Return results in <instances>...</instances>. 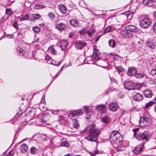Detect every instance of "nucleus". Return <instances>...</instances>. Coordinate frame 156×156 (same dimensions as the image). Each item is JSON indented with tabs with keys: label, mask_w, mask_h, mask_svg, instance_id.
I'll use <instances>...</instances> for the list:
<instances>
[{
	"label": "nucleus",
	"mask_w": 156,
	"mask_h": 156,
	"mask_svg": "<svg viewBox=\"0 0 156 156\" xmlns=\"http://www.w3.org/2000/svg\"><path fill=\"white\" fill-rule=\"evenodd\" d=\"M122 137L120 133L117 131L114 130L111 133L110 136V142L117 151H121L123 149L122 144L123 143Z\"/></svg>",
	"instance_id": "f257e3e1"
},
{
	"label": "nucleus",
	"mask_w": 156,
	"mask_h": 156,
	"mask_svg": "<svg viewBox=\"0 0 156 156\" xmlns=\"http://www.w3.org/2000/svg\"><path fill=\"white\" fill-rule=\"evenodd\" d=\"M134 132V136L139 140H142L143 143H145L151 138V134L147 131H145L143 133H139L138 129L136 128L133 130Z\"/></svg>",
	"instance_id": "f03ea898"
},
{
	"label": "nucleus",
	"mask_w": 156,
	"mask_h": 156,
	"mask_svg": "<svg viewBox=\"0 0 156 156\" xmlns=\"http://www.w3.org/2000/svg\"><path fill=\"white\" fill-rule=\"evenodd\" d=\"M151 119L148 115H145L140 119V125L141 127L148 126L151 123Z\"/></svg>",
	"instance_id": "7ed1b4c3"
},
{
	"label": "nucleus",
	"mask_w": 156,
	"mask_h": 156,
	"mask_svg": "<svg viewBox=\"0 0 156 156\" xmlns=\"http://www.w3.org/2000/svg\"><path fill=\"white\" fill-rule=\"evenodd\" d=\"M100 133V130L98 129L96 130V132L89 133L86 139L87 140L91 141L96 142L98 140V136Z\"/></svg>",
	"instance_id": "20e7f679"
},
{
	"label": "nucleus",
	"mask_w": 156,
	"mask_h": 156,
	"mask_svg": "<svg viewBox=\"0 0 156 156\" xmlns=\"http://www.w3.org/2000/svg\"><path fill=\"white\" fill-rule=\"evenodd\" d=\"M151 20L147 17H145L141 20L140 24V26L143 28H148L151 24Z\"/></svg>",
	"instance_id": "39448f33"
},
{
	"label": "nucleus",
	"mask_w": 156,
	"mask_h": 156,
	"mask_svg": "<svg viewBox=\"0 0 156 156\" xmlns=\"http://www.w3.org/2000/svg\"><path fill=\"white\" fill-rule=\"evenodd\" d=\"M95 125L94 123L87 126L83 131L85 132H88L89 133H94L96 132V130L97 129H95Z\"/></svg>",
	"instance_id": "423d86ee"
},
{
	"label": "nucleus",
	"mask_w": 156,
	"mask_h": 156,
	"mask_svg": "<svg viewBox=\"0 0 156 156\" xmlns=\"http://www.w3.org/2000/svg\"><path fill=\"white\" fill-rule=\"evenodd\" d=\"M87 44V43L83 41H78L76 42L75 46L77 49H82Z\"/></svg>",
	"instance_id": "0eeeda50"
},
{
	"label": "nucleus",
	"mask_w": 156,
	"mask_h": 156,
	"mask_svg": "<svg viewBox=\"0 0 156 156\" xmlns=\"http://www.w3.org/2000/svg\"><path fill=\"white\" fill-rule=\"evenodd\" d=\"M83 112L80 110H75L72 112L69 115V117L72 119V118L82 115Z\"/></svg>",
	"instance_id": "6e6552de"
},
{
	"label": "nucleus",
	"mask_w": 156,
	"mask_h": 156,
	"mask_svg": "<svg viewBox=\"0 0 156 156\" xmlns=\"http://www.w3.org/2000/svg\"><path fill=\"white\" fill-rule=\"evenodd\" d=\"M119 108L116 101H114L110 102L109 108V110L112 112H115Z\"/></svg>",
	"instance_id": "1a4fd4ad"
},
{
	"label": "nucleus",
	"mask_w": 156,
	"mask_h": 156,
	"mask_svg": "<svg viewBox=\"0 0 156 156\" xmlns=\"http://www.w3.org/2000/svg\"><path fill=\"white\" fill-rule=\"evenodd\" d=\"M58 8L60 12L62 14H66V15L69 14V11L64 5L63 4L59 5L58 6Z\"/></svg>",
	"instance_id": "9d476101"
},
{
	"label": "nucleus",
	"mask_w": 156,
	"mask_h": 156,
	"mask_svg": "<svg viewBox=\"0 0 156 156\" xmlns=\"http://www.w3.org/2000/svg\"><path fill=\"white\" fill-rule=\"evenodd\" d=\"M94 53L92 55L93 58L96 61H98L100 59L99 55L100 52L99 51L94 47Z\"/></svg>",
	"instance_id": "9b49d317"
},
{
	"label": "nucleus",
	"mask_w": 156,
	"mask_h": 156,
	"mask_svg": "<svg viewBox=\"0 0 156 156\" xmlns=\"http://www.w3.org/2000/svg\"><path fill=\"white\" fill-rule=\"evenodd\" d=\"M67 26L66 24L63 23H59L57 24L55 28L60 32H61L64 30Z\"/></svg>",
	"instance_id": "f8f14e48"
},
{
	"label": "nucleus",
	"mask_w": 156,
	"mask_h": 156,
	"mask_svg": "<svg viewBox=\"0 0 156 156\" xmlns=\"http://www.w3.org/2000/svg\"><path fill=\"white\" fill-rule=\"evenodd\" d=\"M137 72L136 69L134 67L129 68L128 69L127 74L130 76L135 75Z\"/></svg>",
	"instance_id": "ddd939ff"
},
{
	"label": "nucleus",
	"mask_w": 156,
	"mask_h": 156,
	"mask_svg": "<svg viewBox=\"0 0 156 156\" xmlns=\"http://www.w3.org/2000/svg\"><path fill=\"white\" fill-rule=\"evenodd\" d=\"M133 97L134 100L137 101H141L143 98V95L139 93L135 94L133 96Z\"/></svg>",
	"instance_id": "4468645a"
},
{
	"label": "nucleus",
	"mask_w": 156,
	"mask_h": 156,
	"mask_svg": "<svg viewBox=\"0 0 156 156\" xmlns=\"http://www.w3.org/2000/svg\"><path fill=\"white\" fill-rule=\"evenodd\" d=\"M126 30L127 31H129L131 32H136L138 31V29L135 26L129 25L125 27Z\"/></svg>",
	"instance_id": "2eb2a0df"
},
{
	"label": "nucleus",
	"mask_w": 156,
	"mask_h": 156,
	"mask_svg": "<svg viewBox=\"0 0 156 156\" xmlns=\"http://www.w3.org/2000/svg\"><path fill=\"white\" fill-rule=\"evenodd\" d=\"M68 44L66 41L63 40L61 41L60 48L62 50L64 51L66 49Z\"/></svg>",
	"instance_id": "dca6fc26"
},
{
	"label": "nucleus",
	"mask_w": 156,
	"mask_h": 156,
	"mask_svg": "<svg viewBox=\"0 0 156 156\" xmlns=\"http://www.w3.org/2000/svg\"><path fill=\"white\" fill-rule=\"evenodd\" d=\"M144 95L147 98H151L152 95V93L150 90H145L144 91Z\"/></svg>",
	"instance_id": "f3484780"
},
{
	"label": "nucleus",
	"mask_w": 156,
	"mask_h": 156,
	"mask_svg": "<svg viewBox=\"0 0 156 156\" xmlns=\"http://www.w3.org/2000/svg\"><path fill=\"white\" fill-rule=\"evenodd\" d=\"M28 146L25 144H22L20 147L21 152L23 153L26 152L28 149Z\"/></svg>",
	"instance_id": "a211bd4d"
},
{
	"label": "nucleus",
	"mask_w": 156,
	"mask_h": 156,
	"mask_svg": "<svg viewBox=\"0 0 156 156\" xmlns=\"http://www.w3.org/2000/svg\"><path fill=\"white\" fill-rule=\"evenodd\" d=\"M96 108L98 110L102 113H104L106 109V107L104 105L97 106Z\"/></svg>",
	"instance_id": "6ab92c4d"
},
{
	"label": "nucleus",
	"mask_w": 156,
	"mask_h": 156,
	"mask_svg": "<svg viewBox=\"0 0 156 156\" xmlns=\"http://www.w3.org/2000/svg\"><path fill=\"white\" fill-rule=\"evenodd\" d=\"M144 5L149 6L154 5L153 0H144L143 2Z\"/></svg>",
	"instance_id": "aec40b11"
},
{
	"label": "nucleus",
	"mask_w": 156,
	"mask_h": 156,
	"mask_svg": "<svg viewBox=\"0 0 156 156\" xmlns=\"http://www.w3.org/2000/svg\"><path fill=\"white\" fill-rule=\"evenodd\" d=\"M146 45L147 47L151 49L154 48L155 46V44L151 41L147 42L146 43Z\"/></svg>",
	"instance_id": "412c9836"
},
{
	"label": "nucleus",
	"mask_w": 156,
	"mask_h": 156,
	"mask_svg": "<svg viewBox=\"0 0 156 156\" xmlns=\"http://www.w3.org/2000/svg\"><path fill=\"white\" fill-rule=\"evenodd\" d=\"M70 24L73 27H77L78 25V22L75 19H73L70 21Z\"/></svg>",
	"instance_id": "4be33fe9"
},
{
	"label": "nucleus",
	"mask_w": 156,
	"mask_h": 156,
	"mask_svg": "<svg viewBox=\"0 0 156 156\" xmlns=\"http://www.w3.org/2000/svg\"><path fill=\"white\" fill-rule=\"evenodd\" d=\"M101 120L103 122L107 123L110 121L111 119L108 116H106L102 118Z\"/></svg>",
	"instance_id": "5701e85b"
},
{
	"label": "nucleus",
	"mask_w": 156,
	"mask_h": 156,
	"mask_svg": "<svg viewBox=\"0 0 156 156\" xmlns=\"http://www.w3.org/2000/svg\"><path fill=\"white\" fill-rule=\"evenodd\" d=\"M142 150V147H135L133 151L134 153L135 154H137L140 153Z\"/></svg>",
	"instance_id": "b1692460"
},
{
	"label": "nucleus",
	"mask_w": 156,
	"mask_h": 156,
	"mask_svg": "<svg viewBox=\"0 0 156 156\" xmlns=\"http://www.w3.org/2000/svg\"><path fill=\"white\" fill-rule=\"evenodd\" d=\"M114 29V28L110 26L105 29L104 30V33L106 34L112 31Z\"/></svg>",
	"instance_id": "393cba45"
},
{
	"label": "nucleus",
	"mask_w": 156,
	"mask_h": 156,
	"mask_svg": "<svg viewBox=\"0 0 156 156\" xmlns=\"http://www.w3.org/2000/svg\"><path fill=\"white\" fill-rule=\"evenodd\" d=\"M72 122L73 126L74 128L77 129L79 127V122L76 120L74 119L73 120Z\"/></svg>",
	"instance_id": "a878e982"
},
{
	"label": "nucleus",
	"mask_w": 156,
	"mask_h": 156,
	"mask_svg": "<svg viewBox=\"0 0 156 156\" xmlns=\"http://www.w3.org/2000/svg\"><path fill=\"white\" fill-rule=\"evenodd\" d=\"M41 120L42 122L45 123L48 122L49 120V117L48 115H43Z\"/></svg>",
	"instance_id": "bb28decb"
},
{
	"label": "nucleus",
	"mask_w": 156,
	"mask_h": 156,
	"mask_svg": "<svg viewBox=\"0 0 156 156\" xmlns=\"http://www.w3.org/2000/svg\"><path fill=\"white\" fill-rule=\"evenodd\" d=\"M108 44L110 47L113 48H114L115 45V41L113 39H110L109 41Z\"/></svg>",
	"instance_id": "cd10ccee"
},
{
	"label": "nucleus",
	"mask_w": 156,
	"mask_h": 156,
	"mask_svg": "<svg viewBox=\"0 0 156 156\" xmlns=\"http://www.w3.org/2000/svg\"><path fill=\"white\" fill-rule=\"evenodd\" d=\"M49 51L51 52L54 55H56L57 51H55V48L52 46L50 47L48 49Z\"/></svg>",
	"instance_id": "c85d7f7f"
},
{
	"label": "nucleus",
	"mask_w": 156,
	"mask_h": 156,
	"mask_svg": "<svg viewBox=\"0 0 156 156\" xmlns=\"http://www.w3.org/2000/svg\"><path fill=\"white\" fill-rule=\"evenodd\" d=\"M135 76L136 78L140 79L143 78L144 76V74L140 73H136Z\"/></svg>",
	"instance_id": "c756f323"
},
{
	"label": "nucleus",
	"mask_w": 156,
	"mask_h": 156,
	"mask_svg": "<svg viewBox=\"0 0 156 156\" xmlns=\"http://www.w3.org/2000/svg\"><path fill=\"white\" fill-rule=\"evenodd\" d=\"M38 150V149L35 147H32L30 149V152L31 154H35L37 152Z\"/></svg>",
	"instance_id": "7c9ffc66"
},
{
	"label": "nucleus",
	"mask_w": 156,
	"mask_h": 156,
	"mask_svg": "<svg viewBox=\"0 0 156 156\" xmlns=\"http://www.w3.org/2000/svg\"><path fill=\"white\" fill-rule=\"evenodd\" d=\"M33 30L34 32L36 33H37L40 31V29L39 27L37 26L34 27L33 28Z\"/></svg>",
	"instance_id": "2f4dec72"
},
{
	"label": "nucleus",
	"mask_w": 156,
	"mask_h": 156,
	"mask_svg": "<svg viewBox=\"0 0 156 156\" xmlns=\"http://www.w3.org/2000/svg\"><path fill=\"white\" fill-rule=\"evenodd\" d=\"M48 16L49 17L50 19L51 20H53L55 17V15L52 12L49 13Z\"/></svg>",
	"instance_id": "473e14b6"
},
{
	"label": "nucleus",
	"mask_w": 156,
	"mask_h": 156,
	"mask_svg": "<svg viewBox=\"0 0 156 156\" xmlns=\"http://www.w3.org/2000/svg\"><path fill=\"white\" fill-rule=\"evenodd\" d=\"M87 33L88 35L90 36H91L92 35L94 34V30L92 29H90L87 32Z\"/></svg>",
	"instance_id": "72a5a7b5"
},
{
	"label": "nucleus",
	"mask_w": 156,
	"mask_h": 156,
	"mask_svg": "<svg viewBox=\"0 0 156 156\" xmlns=\"http://www.w3.org/2000/svg\"><path fill=\"white\" fill-rule=\"evenodd\" d=\"M115 68L119 73L124 71V69L121 66H115Z\"/></svg>",
	"instance_id": "f704fd0d"
},
{
	"label": "nucleus",
	"mask_w": 156,
	"mask_h": 156,
	"mask_svg": "<svg viewBox=\"0 0 156 156\" xmlns=\"http://www.w3.org/2000/svg\"><path fill=\"white\" fill-rule=\"evenodd\" d=\"M154 103V102L151 101L148 102L147 103H146L145 106V108H148L149 107L152 105Z\"/></svg>",
	"instance_id": "c9c22d12"
},
{
	"label": "nucleus",
	"mask_w": 156,
	"mask_h": 156,
	"mask_svg": "<svg viewBox=\"0 0 156 156\" xmlns=\"http://www.w3.org/2000/svg\"><path fill=\"white\" fill-rule=\"evenodd\" d=\"M16 51L17 52H19L20 53H22V55H24V49L22 48H21L18 47L16 49Z\"/></svg>",
	"instance_id": "e433bc0d"
},
{
	"label": "nucleus",
	"mask_w": 156,
	"mask_h": 156,
	"mask_svg": "<svg viewBox=\"0 0 156 156\" xmlns=\"http://www.w3.org/2000/svg\"><path fill=\"white\" fill-rule=\"evenodd\" d=\"M32 16L34 20L39 19L41 17V16L37 14H33Z\"/></svg>",
	"instance_id": "4c0bfd02"
},
{
	"label": "nucleus",
	"mask_w": 156,
	"mask_h": 156,
	"mask_svg": "<svg viewBox=\"0 0 156 156\" xmlns=\"http://www.w3.org/2000/svg\"><path fill=\"white\" fill-rule=\"evenodd\" d=\"M61 146L65 147H67L69 146V144L66 141H64L61 143L60 144Z\"/></svg>",
	"instance_id": "58836bf2"
},
{
	"label": "nucleus",
	"mask_w": 156,
	"mask_h": 156,
	"mask_svg": "<svg viewBox=\"0 0 156 156\" xmlns=\"http://www.w3.org/2000/svg\"><path fill=\"white\" fill-rule=\"evenodd\" d=\"M45 7V6L43 5H37L35 6L34 8L35 9H38L41 8H43Z\"/></svg>",
	"instance_id": "ea45409f"
},
{
	"label": "nucleus",
	"mask_w": 156,
	"mask_h": 156,
	"mask_svg": "<svg viewBox=\"0 0 156 156\" xmlns=\"http://www.w3.org/2000/svg\"><path fill=\"white\" fill-rule=\"evenodd\" d=\"M12 13V11L10 9H6V14L8 15L9 16L11 15Z\"/></svg>",
	"instance_id": "a19ab883"
},
{
	"label": "nucleus",
	"mask_w": 156,
	"mask_h": 156,
	"mask_svg": "<svg viewBox=\"0 0 156 156\" xmlns=\"http://www.w3.org/2000/svg\"><path fill=\"white\" fill-rule=\"evenodd\" d=\"M41 140L42 141H44L47 140V136L45 135H42L41 136Z\"/></svg>",
	"instance_id": "79ce46f5"
},
{
	"label": "nucleus",
	"mask_w": 156,
	"mask_h": 156,
	"mask_svg": "<svg viewBox=\"0 0 156 156\" xmlns=\"http://www.w3.org/2000/svg\"><path fill=\"white\" fill-rule=\"evenodd\" d=\"M29 17V16L28 15H26L25 16L22 18H20V20L21 21H24L27 20Z\"/></svg>",
	"instance_id": "37998d69"
},
{
	"label": "nucleus",
	"mask_w": 156,
	"mask_h": 156,
	"mask_svg": "<svg viewBox=\"0 0 156 156\" xmlns=\"http://www.w3.org/2000/svg\"><path fill=\"white\" fill-rule=\"evenodd\" d=\"M143 43V41L142 40H140L139 41H136V44L138 46H140L142 45Z\"/></svg>",
	"instance_id": "c03bdc74"
},
{
	"label": "nucleus",
	"mask_w": 156,
	"mask_h": 156,
	"mask_svg": "<svg viewBox=\"0 0 156 156\" xmlns=\"http://www.w3.org/2000/svg\"><path fill=\"white\" fill-rule=\"evenodd\" d=\"M150 73L151 75H156V70L153 69L150 72Z\"/></svg>",
	"instance_id": "a18cd8bd"
},
{
	"label": "nucleus",
	"mask_w": 156,
	"mask_h": 156,
	"mask_svg": "<svg viewBox=\"0 0 156 156\" xmlns=\"http://www.w3.org/2000/svg\"><path fill=\"white\" fill-rule=\"evenodd\" d=\"M128 84H125L124 85V88H126V89H128L129 90H131L132 89V87H130V86H128L127 87H126V86H127V85Z\"/></svg>",
	"instance_id": "49530a36"
},
{
	"label": "nucleus",
	"mask_w": 156,
	"mask_h": 156,
	"mask_svg": "<svg viewBox=\"0 0 156 156\" xmlns=\"http://www.w3.org/2000/svg\"><path fill=\"white\" fill-rule=\"evenodd\" d=\"M153 29L154 31L156 33V22L154 23L153 25Z\"/></svg>",
	"instance_id": "de8ad7c7"
},
{
	"label": "nucleus",
	"mask_w": 156,
	"mask_h": 156,
	"mask_svg": "<svg viewBox=\"0 0 156 156\" xmlns=\"http://www.w3.org/2000/svg\"><path fill=\"white\" fill-rule=\"evenodd\" d=\"M13 27L15 28H16V29H17V28H18V24H17V23L15 21L14 23V24H13Z\"/></svg>",
	"instance_id": "09e8293b"
},
{
	"label": "nucleus",
	"mask_w": 156,
	"mask_h": 156,
	"mask_svg": "<svg viewBox=\"0 0 156 156\" xmlns=\"http://www.w3.org/2000/svg\"><path fill=\"white\" fill-rule=\"evenodd\" d=\"M27 119L25 121L26 122H28L29 121L31 120L32 119L31 117H29L28 116H27Z\"/></svg>",
	"instance_id": "8fccbe9b"
},
{
	"label": "nucleus",
	"mask_w": 156,
	"mask_h": 156,
	"mask_svg": "<svg viewBox=\"0 0 156 156\" xmlns=\"http://www.w3.org/2000/svg\"><path fill=\"white\" fill-rule=\"evenodd\" d=\"M45 58L46 60H49V59H51L50 57L48 56H46L45 57Z\"/></svg>",
	"instance_id": "3c124183"
},
{
	"label": "nucleus",
	"mask_w": 156,
	"mask_h": 156,
	"mask_svg": "<svg viewBox=\"0 0 156 156\" xmlns=\"http://www.w3.org/2000/svg\"><path fill=\"white\" fill-rule=\"evenodd\" d=\"M45 101L44 99V98H43L42 97L41 100V102L42 103H44L45 102Z\"/></svg>",
	"instance_id": "603ef678"
},
{
	"label": "nucleus",
	"mask_w": 156,
	"mask_h": 156,
	"mask_svg": "<svg viewBox=\"0 0 156 156\" xmlns=\"http://www.w3.org/2000/svg\"><path fill=\"white\" fill-rule=\"evenodd\" d=\"M155 82V81L154 80H151V81H150L149 83H154Z\"/></svg>",
	"instance_id": "864d4df0"
},
{
	"label": "nucleus",
	"mask_w": 156,
	"mask_h": 156,
	"mask_svg": "<svg viewBox=\"0 0 156 156\" xmlns=\"http://www.w3.org/2000/svg\"><path fill=\"white\" fill-rule=\"evenodd\" d=\"M156 144V143L155 142H153L152 143V145L154 147V148H156V147H155L154 146L155 144Z\"/></svg>",
	"instance_id": "5fc2aeb1"
},
{
	"label": "nucleus",
	"mask_w": 156,
	"mask_h": 156,
	"mask_svg": "<svg viewBox=\"0 0 156 156\" xmlns=\"http://www.w3.org/2000/svg\"><path fill=\"white\" fill-rule=\"evenodd\" d=\"M85 33V31L84 30H83V31H80V33L81 34H82L83 33Z\"/></svg>",
	"instance_id": "6e6d98bb"
},
{
	"label": "nucleus",
	"mask_w": 156,
	"mask_h": 156,
	"mask_svg": "<svg viewBox=\"0 0 156 156\" xmlns=\"http://www.w3.org/2000/svg\"><path fill=\"white\" fill-rule=\"evenodd\" d=\"M84 108L87 110V111H88V107L87 106H84Z\"/></svg>",
	"instance_id": "4d7b16f0"
},
{
	"label": "nucleus",
	"mask_w": 156,
	"mask_h": 156,
	"mask_svg": "<svg viewBox=\"0 0 156 156\" xmlns=\"http://www.w3.org/2000/svg\"><path fill=\"white\" fill-rule=\"evenodd\" d=\"M39 38H37L35 40V41L36 42H38L39 41Z\"/></svg>",
	"instance_id": "13d9d810"
},
{
	"label": "nucleus",
	"mask_w": 156,
	"mask_h": 156,
	"mask_svg": "<svg viewBox=\"0 0 156 156\" xmlns=\"http://www.w3.org/2000/svg\"><path fill=\"white\" fill-rule=\"evenodd\" d=\"M90 154L91 156H95V153H90Z\"/></svg>",
	"instance_id": "bf43d9fd"
},
{
	"label": "nucleus",
	"mask_w": 156,
	"mask_h": 156,
	"mask_svg": "<svg viewBox=\"0 0 156 156\" xmlns=\"http://www.w3.org/2000/svg\"><path fill=\"white\" fill-rule=\"evenodd\" d=\"M64 156H73L72 155H71L70 154H67L65 155Z\"/></svg>",
	"instance_id": "052dcab7"
},
{
	"label": "nucleus",
	"mask_w": 156,
	"mask_h": 156,
	"mask_svg": "<svg viewBox=\"0 0 156 156\" xmlns=\"http://www.w3.org/2000/svg\"><path fill=\"white\" fill-rule=\"evenodd\" d=\"M100 36H99L98 37V38H97V39H96V41H98V40L99 39V38L100 37Z\"/></svg>",
	"instance_id": "680f3d73"
},
{
	"label": "nucleus",
	"mask_w": 156,
	"mask_h": 156,
	"mask_svg": "<svg viewBox=\"0 0 156 156\" xmlns=\"http://www.w3.org/2000/svg\"><path fill=\"white\" fill-rule=\"evenodd\" d=\"M153 69L156 70V64L153 66Z\"/></svg>",
	"instance_id": "e2e57ef3"
},
{
	"label": "nucleus",
	"mask_w": 156,
	"mask_h": 156,
	"mask_svg": "<svg viewBox=\"0 0 156 156\" xmlns=\"http://www.w3.org/2000/svg\"><path fill=\"white\" fill-rule=\"evenodd\" d=\"M154 17L156 18V11L154 13Z\"/></svg>",
	"instance_id": "0e129e2a"
},
{
	"label": "nucleus",
	"mask_w": 156,
	"mask_h": 156,
	"mask_svg": "<svg viewBox=\"0 0 156 156\" xmlns=\"http://www.w3.org/2000/svg\"><path fill=\"white\" fill-rule=\"evenodd\" d=\"M64 67V66H63L62 68L61 69V70H60V71L59 72H60L62 71V70L63 69V68Z\"/></svg>",
	"instance_id": "69168bd1"
},
{
	"label": "nucleus",
	"mask_w": 156,
	"mask_h": 156,
	"mask_svg": "<svg viewBox=\"0 0 156 156\" xmlns=\"http://www.w3.org/2000/svg\"><path fill=\"white\" fill-rule=\"evenodd\" d=\"M131 85H133V84L132 83H129V85L130 86Z\"/></svg>",
	"instance_id": "338daca9"
},
{
	"label": "nucleus",
	"mask_w": 156,
	"mask_h": 156,
	"mask_svg": "<svg viewBox=\"0 0 156 156\" xmlns=\"http://www.w3.org/2000/svg\"><path fill=\"white\" fill-rule=\"evenodd\" d=\"M153 1L154 3V2H156V0H153Z\"/></svg>",
	"instance_id": "774afa93"
}]
</instances>
